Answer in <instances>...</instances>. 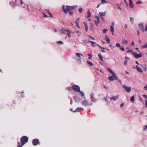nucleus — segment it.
I'll return each mask as SVG.
<instances>
[{
	"label": "nucleus",
	"mask_w": 147,
	"mask_h": 147,
	"mask_svg": "<svg viewBox=\"0 0 147 147\" xmlns=\"http://www.w3.org/2000/svg\"><path fill=\"white\" fill-rule=\"evenodd\" d=\"M77 7V6H67L66 8H65L64 5H63L62 6V8L65 13H67V12L69 11V13L71 15L73 14V13L69 11L76 8Z\"/></svg>",
	"instance_id": "obj_1"
},
{
	"label": "nucleus",
	"mask_w": 147,
	"mask_h": 147,
	"mask_svg": "<svg viewBox=\"0 0 147 147\" xmlns=\"http://www.w3.org/2000/svg\"><path fill=\"white\" fill-rule=\"evenodd\" d=\"M108 71L112 75L111 76H109L108 78L109 80L110 81H112L115 80H117L118 78L115 73L113 72L110 68H108Z\"/></svg>",
	"instance_id": "obj_2"
},
{
	"label": "nucleus",
	"mask_w": 147,
	"mask_h": 147,
	"mask_svg": "<svg viewBox=\"0 0 147 147\" xmlns=\"http://www.w3.org/2000/svg\"><path fill=\"white\" fill-rule=\"evenodd\" d=\"M28 137L26 136H23L20 138L21 142L22 143L21 145H20V143L19 142H18V147H22L26 143H27L28 141Z\"/></svg>",
	"instance_id": "obj_3"
},
{
	"label": "nucleus",
	"mask_w": 147,
	"mask_h": 147,
	"mask_svg": "<svg viewBox=\"0 0 147 147\" xmlns=\"http://www.w3.org/2000/svg\"><path fill=\"white\" fill-rule=\"evenodd\" d=\"M72 88L74 91L77 92H79L81 93V95L83 96H84V98L86 99V97L84 96V93L80 91V88L78 86L74 85L72 86Z\"/></svg>",
	"instance_id": "obj_4"
},
{
	"label": "nucleus",
	"mask_w": 147,
	"mask_h": 147,
	"mask_svg": "<svg viewBox=\"0 0 147 147\" xmlns=\"http://www.w3.org/2000/svg\"><path fill=\"white\" fill-rule=\"evenodd\" d=\"M82 104L86 106H89L90 105H92V102L89 103V102L86 100H83L82 102Z\"/></svg>",
	"instance_id": "obj_5"
},
{
	"label": "nucleus",
	"mask_w": 147,
	"mask_h": 147,
	"mask_svg": "<svg viewBox=\"0 0 147 147\" xmlns=\"http://www.w3.org/2000/svg\"><path fill=\"white\" fill-rule=\"evenodd\" d=\"M122 86L123 88L126 90L127 92H130L131 90V87H129L126 86L124 85H122Z\"/></svg>",
	"instance_id": "obj_6"
},
{
	"label": "nucleus",
	"mask_w": 147,
	"mask_h": 147,
	"mask_svg": "<svg viewBox=\"0 0 147 147\" xmlns=\"http://www.w3.org/2000/svg\"><path fill=\"white\" fill-rule=\"evenodd\" d=\"M39 143V140L38 139H35L33 140L32 144L34 146L37 145Z\"/></svg>",
	"instance_id": "obj_7"
},
{
	"label": "nucleus",
	"mask_w": 147,
	"mask_h": 147,
	"mask_svg": "<svg viewBox=\"0 0 147 147\" xmlns=\"http://www.w3.org/2000/svg\"><path fill=\"white\" fill-rule=\"evenodd\" d=\"M138 26L140 27L141 30L144 32V24L143 23H140L138 24Z\"/></svg>",
	"instance_id": "obj_8"
},
{
	"label": "nucleus",
	"mask_w": 147,
	"mask_h": 147,
	"mask_svg": "<svg viewBox=\"0 0 147 147\" xmlns=\"http://www.w3.org/2000/svg\"><path fill=\"white\" fill-rule=\"evenodd\" d=\"M84 110V109L83 108L81 107H78L76 108L75 110L74 111V112H80L81 111H83Z\"/></svg>",
	"instance_id": "obj_9"
},
{
	"label": "nucleus",
	"mask_w": 147,
	"mask_h": 147,
	"mask_svg": "<svg viewBox=\"0 0 147 147\" xmlns=\"http://www.w3.org/2000/svg\"><path fill=\"white\" fill-rule=\"evenodd\" d=\"M119 97V96L117 95L116 96H113L112 97L110 98V100L113 99L114 101H115Z\"/></svg>",
	"instance_id": "obj_10"
},
{
	"label": "nucleus",
	"mask_w": 147,
	"mask_h": 147,
	"mask_svg": "<svg viewBox=\"0 0 147 147\" xmlns=\"http://www.w3.org/2000/svg\"><path fill=\"white\" fill-rule=\"evenodd\" d=\"M76 55L77 57L80 59L84 57L82 54L80 53H76Z\"/></svg>",
	"instance_id": "obj_11"
},
{
	"label": "nucleus",
	"mask_w": 147,
	"mask_h": 147,
	"mask_svg": "<svg viewBox=\"0 0 147 147\" xmlns=\"http://www.w3.org/2000/svg\"><path fill=\"white\" fill-rule=\"evenodd\" d=\"M129 4L130 7L131 8H133L134 7V5L133 4V2L131 0H129Z\"/></svg>",
	"instance_id": "obj_12"
},
{
	"label": "nucleus",
	"mask_w": 147,
	"mask_h": 147,
	"mask_svg": "<svg viewBox=\"0 0 147 147\" xmlns=\"http://www.w3.org/2000/svg\"><path fill=\"white\" fill-rule=\"evenodd\" d=\"M106 14V12H99V15L100 17H103V16H105Z\"/></svg>",
	"instance_id": "obj_13"
},
{
	"label": "nucleus",
	"mask_w": 147,
	"mask_h": 147,
	"mask_svg": "<svg viewBox=\"0 0 147 147\" xmlns=\"http://www.w3.org/2000/svg\"><path fill=\"white\" fill-rule=\"evenodd\" d=\"M142 55L141 53L136 54L135 55V58H139L141 57Z\"/></svg>",
	"instance_id": "obj_14"
},
{
	"label": "nucleus",
	"mask_w": 147,
	"mask_h": 147,
	"mask_svg": "<svg viewBox=\"0 0 147 147\" xmlns=\"http://www.w3.org/2000/svg\"><path fill=\"white\" fill-rule=\"evenodd\" d=\"M136 69L137 70L140 72L142 73L143 72V71L142 69L138 65L136 66Z\"/></svg>",
	"instance_id": "obj_15"
},
{
	"label": "nucleus",
	"mask_w": 147,
	"mask_h": 147,
	"mask_svg": "<svg viewBox=\"0 0 147 147\" xmlns=\"http://www.w3.org/2000/svg\"><path fill=\"white\" fill-rule=\"evenodd\" d=\"M73 98L74 100L76 102H78L79 101H80V99L77 97L76 96H74L73 97Z\"/></svg>",
	"instance_id": "obj_16"
},
{
	"label": "nucleus",
	"mask_w": 147,
	"mask_h": 147,
	"mask_svg": "<svg viewBox=\"0 0 147 147\" xmlns=\"http://www.w3.org/2000/svg\"><path fill=\"white\" fill-rule=\"evenodd\" d=\"M122 43L123 44H126L128 42V41L127 40H125L124 39H122Z\"/></svg>",
	"instance_id": "obj_17"
},
{
	"label": "nucleus",
	"mask_w": 147,
	"mask_h": 147,
	"mask_svg": "<svg viewBox=\"0 0 147 147\" xmlns=\"http://www.w3.org/2000/svg\"><path fill=\"white\" fill-rule=\"evenodd\" d=\"M87 18H88L90 17L91 16V13L90 10H88L87 12Z\"/></svg>",
	"instance_id": "obj_18"
},
{
	"label": "nucleus",
	"mask_w": 147,
	"mask_h": 147,
	"mask_svg": "<svg viewBox=\"0 0 147 147\" xmlns=\"http://www.w3.org/2000/svg\"><path fill=\"white\" fill-rule=\"evenodd\" d=\"M105 40L109 43H110V39L108 38L107 36H106V37L105 38Z\"/></svg>",
	"instance_id": "obj_19"
},
{
	"label": "nucleus",
	"mask_w": 147,
	"mask_h": 147,
	"mask_svg": "<svg viewBox=\"0 0 147 147\" xmlns=\"http://www.w3.org/2000/svg\"><path fill=\"white\" fill-rule=\"evenodd\" d=\"M90 98L92 101L94 102L96 100V99L92 95H90Z\"/></svg>",
	"instance_id": "obj_20"
},
{
	"label": "nucleus",
	"mask_w": 147,
	"mask_h": 147,
	"mask_svg": "<svg viewBox=\"0 0 147 147\" xmlns=\"http://www.w3.org/2000/svg\"><path fill=\"white\" fill-rule=\"evenodd\" d=\"M84 25L85 26V29L86 31L87 32L88 31V26L86 23L85 22H84Z\"/></svg>",
	"instance_id": "obj_21"
},
{
	"label": "nucleus",
	"mask_w": 147,
	"mask_h": 147,
	"mask_svg": "<svg viewBox=\"0 0 147 147\" xmlns=\"http://www.w3.org/2000/svg\"><path fill=\"white\" fill-rule=\"evenodd\" d=\"M66 32H67V34L68 36L70 38L71 37V34H70L71 33V31L69 30H66Z\"/></svg>",
	"instance_id": "obj_22"
},
{
	"label": "nucleus",
	"mask_w": 147,
	"mask_h": 147,
	"mask_svg": "<svg viewBox=\"0 0 147 147\" xmlns=\"http://www.w3.org/2000/svg\"><path fill=\"white\" fill-rule=\"evenodd\" d=\"M86 62L90 65L92 66L93 65V64L91 61L87 60V61Z\"/></svg>",
	"instance_id": "obj_23"
},
{
	"label": "nucleus",
	"mask_w": 147,
	"mask_h": 147,
	"mask_svg": "<svg viewBox=\"0 0 147 147\" xmlns=\"http://www.w3.org/2000/svg\"><path fill=\"white\" fill-rule=\"evenodd\" d=\"M98 56L99 57L100 59L102 60V61H103V57H102L101 55L100 54H98Z\"/></svg>",
	"instance_id": "obj_24"
},
{
	"label": "nucleus",
	"mask_w": 147,
	"mask_h": 147,
	"mask_svg": "<svg viewBox=\"0 0 147 147\" xmlns=\"http://www.w3.org/2000/svg\"><path fill=\"white\" fill-rule=\"evenodd\" d=\"M88 42H91L92 43V45L93 47L95 46L96 45V43L95 42L91 41H89Z\"/></svg>",
	"instance_id": "obj_25"
},
{
	"label": "nucleus",
	"mask_w": 147,
	"mask_h": 147,
	"mask_svg": "<svg viewBox=\"0 0 147 147\" xmlns=\"http://www.w3.org/2000/svg\"><path fill=\"white\" fill-rule=\"evenodd\" d=\"M130 20L131 23L132 24H134V19L133 18L131 17L130 18Z\"/></svg>",
	"instance_id": "obj_26"
},
{
	"label": "nucleus",
	"mask_w": 147,
	"mask_h": 147,
	"mask_svg": "<svg viewBox=\"0 0 147 147\" xmlns=\"http://www.w3.org/2000/svg\"><path fill=\"white\" fill-rule=\"evenodd\" d=\"M135 96H133L131 97L130 98L131 101V102H133L134 101Z\"/></svg>",
	"instance_id": "obj_27"
},
{
	"label": "nucleus",
	"mask_w": 147,
	"mask_h": 147,
	"mask_svg": "<svg viewBox=\"0 0 147 147\" xmlns=\"http://www.w3.org/2000/svg\"><path fill=\"white\" fill-rule=\"evenodd\" d=\"M143 68V69L144 70L146 71V64H144L143 66H142Z\"/></svg>",
	"instance_id": "obj_28"
},
{
	"label": "nucleus",
	"mask_w": 147,
	"mask_h": 147,
	"mask_svg": "<svg viewBox=\"0 0 147 147\" xmlns=\"http://www.w3.org/2000/svg\"><path fill=\"white\" fill-rule=\"evenodd\" d=\"M110 30L111 32H114V26H111Z\"/></svg>",
	"instance_id": "obj_29"
},
{
	"label": "nucleus",
	"mask_w": 147,
	"mask_h": 147,
	"mask_svg": "<svg viewBox=\"0 0 147 147\" xmlns=\"http://www.w3.org/2000/svg\"><path fill=\"white\" fill-rule=\"evenodd\" d=\"M61 32L63 33H65V32H66V30H65V29H62L60 30Z\"/></svg>",
	"instance_id": "obj_30"
},
{
	"label": "nucleus",
	"mask_w": 147,
	"mask_h": 147,
	"mask_svg": "<svg viewBox=\"0 0 147 147\" xmlns=\"http://www.w3.org/2000/svg\"><path fill=\"white\" fill-rule=\"evenodd\" d=\"M107 3V2L105 0H101V3L102 4H104Z\"/></svg>",
	"instance_id": "obj_31"
},
{
	"label": "nucleus",
	"mask_w": 147,
	"mask_h": 147,
	"mask_svg": "<svg viewBox=\"0 0 147 147\" xmlns=\"http://www.w3.org/2000/svg\"><path fill=\"white\" fill-rule=\"evenodd\" d=\"M142 2L140 0H139L136 2V3L137 4H142Z\"/></svg>",
	"instance_id": "obj_32"
},
{
	"label": "nucleus",
	"mask_w": 147,
	"mask_h": 147,
	"mask_svg": "<svg viewBox=\"0 0 147 147\" xmlns=\"http://www.w3.org/2000/svg\"><path fill=\"white\" fill-rule=\"evenodd\" d=\"M147 32V23L145 24V28H144V32Z\"/></svg>",
	"instance_id": "obj_33"
},
{
	"label": "nucleus",
	"mask_w": 147,
	"mask_h": 147,
	"mask_svg": "<svg viewBox=\"0 0 147 147\" xmlns=\"http://www.w3.org/2000/svg\"><path fill=\"white\" fill-rule=\"evenodd\" d=\"M126 49H128V50H127V51L128 52H132V50H131V49H130L129 48V47H126Z\"/></svg>",
	"instance_id": "obj_34"
},
{
	"label": "nucleus",
	"mask_w": 147,
	"mask_h": 147,
	"mask_svg": "<svg viewBox=\"0 0 147 147\" xmlns=\"http://www.w3.org/2000/svg\"><path fill=\"white\" fill-rule=\"evenodd\" d=\"M88 55L89 56L88 59H91L92 57V55L89 54H88Z\"/></svg>",
	"instance_id": "obj_35"
},
{
	"label": "nucleus",
	"mask_w": 147,
	"mask_h": 147,
	"mask_svg": "<svg viewBox=\"0 0 147 147\" xmlns=\"http://www.w3.org/2000/svg\"><path fill=\"white\" fill-rule=\"evenodd\" d=\"M46 11H47V13L49 14L50 15V17H53V16L52 14L50 13L49 11V10H47Z\"/></svg>",
	"instance_id": "obj_36"
},
{
	"label": "nucleus",
	"mask_w": 147,
	"mask_h": 147,
	"mask_svg": "<svg viewBox=\"0 0 147 147\" xmlns=\"http://www.w3.org/2000/svg\"><path fill=\"white\" fill-rule=\"evenodd\" d=\"M57 43H58V44H61V45H63V42L61 41H57Z\"/></svg>",
	"instance_id": "obj_37"
},
{
	"label": "nucleus",
	"mask_w": 147,
	"mask_h": 147,
	"mask_svg": "<svg viewBox=\"0 0 147 147\" xmlns=\"http://www.w3.org/2000/svg\"><path fill=\"white\" fill-rule=\"evenodd\" d=\"M80 20V18H77V19L75 21V23L76 24L79 23V22Z\"/></svg>",
	"instance_id": "obj_38"
},
{
	"label": "nucleus",
	"mask_w": 147,
	"mask_h": 147,
	"mask_svg": "<svg viewBox=\"0 0 147 147\" xmlns=\"http://www.w3.org/2000/svg\"><path fill=\"white\" fill-rule=\"evenodd\" d=\"M108 30L107 29H105L103 30V33L104 34L106 33L108 31Z\"/></svg>",
	"instance_id": "obj_39"
},
{
	"label": "nucleus",
	"mask_w": 147,
	"mask_h": 147,
	"mask_svg": "<svg viewBox=\"0 0 147 147\" xmlns=\"http://www.w3.org/2000/svg\"><path fill=\"white\" fill-rule=\"evenodd\" d=\"M147 128V125H144L143 127V130H145Z\"/></svg>",
	"instance_id": "obj_40"
},
{
	"label": "nucleus",
	"mask_w": 147,
	"mask_h": 147,
	"mask_svg": "<svg viewBox=\"0 0 147 147\" xmlns=\"http://www.w3.org/2000/svg\"><path fill=\"white\" fill-rule=\"evenodd\" d=\"M116 46L117 47H121L120 45L118 43H116Z\"/></svg>",
	"instance_id": "obj_41"
},
{
	"label": "nucleus",
	"mask_w": 147,
	"mask_h": 147,
	"mask_svg": "<svg viewBox=\"0 0 147 147\" xmlns=\"http://www.w3.org/2000/svg\"><path fill=\"white\" fill-rule=\"evenodd\" d=\"M142 47L143 48H147V44L146 43L144 45L142 46Z\"/></svg>",
	"instance_id": "obj_42"
},
{
	"label": "nucleus",
	"mask_w": 147,
	"mask_h": 147,
	"mask_svg": "<svg viewBox=\"0 0 147 147\" xmlns=\"http://www.w3.org/2000/svg\"><path fill=\"white\" fill-rule=\"evenodd\" d=\"M94 22L95 23V24L97 26L98 24L100 23H98V22L97 21H96V20H94Z\"/></svg>",
	"instance_id": "obj_43"
},
{
	"label": "nucleus",
	"mask_w": 147,
	"mask_h": 147,
	"mask_svg": "<svg viewBox=\"0 0 147 147\" xmlns=\"http://www.w3.org/2000/svg\"><path fill=\"white\" fill-rule=\"evenodd\" d=\"M137 36H139L140 34V32L139 30H137Z\"/></svg>",
	"instance_id": "obj_44"
},
{
	"label": "nucleus",
	"mask_w": 147,
	"mask_h": 147,
	"mask_svg": "<svg viewBox=\"0 0 147 147\" xmlns=\"http://www.w3.org/2000/svg\"><path fill=\"white\" fill-rule=\"evenodd\" d=\"M120 49L123 51H125V49L123 46L121 47Z\"/></svg>",
	"instance_id": "obj_45"
},
{
	"label": "nucleus",
	"mask_w": 147,
	"mask_h": 147,
	"mask_svg": "<svg viewBox=\"0 0 147 147\" xmlns=\"http://www.w3.org/2000/svg\"><path fill=\"white\" fill-rule=\"evenodd\" d=\"M82 10H83V9L82 8H80L79 9V12H82Z\"/></svg>",
	"instance_id": "obj_46"
},
{
	"label": "nucleus",
	"mask_w": 147,
	"mask_h": 147,
	"mask_svg": "<svg viewBox=\"0 0 147 147\" xmlns=\"http://www.w3.org/2000/svg\"><path fill=\"white\" fill-rule=\"evenodd\" d=\"M145 105L146 107L147 108V100H146L145 101Z\"/></svg>",
	"instance_id": "obj_47"
},
{
	"label": "nucleus",
	"mask_w": 147,
	"mask_h": 147,
	"mask_svg": "<svg viewBox=\"0 0 147 147\" xmlns=\"http://www.w3.org/2000/svg\"><path fill=\"white\" fill-rule=\"evenodd\" d=\"M76 26L79 28H80V26L79 23L76 24Z\"/></svg>",
	"instance_id": "obj_48"
},
{
	"label": "nucleus",
	"mask_w": 147,
	"mask_h": 147,
	"mask_svg": "<svg viewBox=\"0 0 147 147\" xmlns=\"http://www.w3.org/2000/svg\"><path fill=\"white\" fill-rule=\"evenodd\" d=\"M143 96L145 98L147 99V95L145 94L143 95Z\"/></svg>",
	"instance_id": "obj_49"
},
{
	"label": "nucleus",
	"mask_w": 147,
	"mask_h": 147,
	"mask_svg": "<svg viewBox=\"0 0 147 147\" xmlns=\"http://www.w3.org/2000/svg\"><path fill=\"white\" fill-rule=\"evenodd\" d=\"M114 24H115L114 22H112V24H111V26H114Z\"/></svg>",
	"instance_id": "obj_50"
},
{
	"label": "nucleus",
	"mask_w": 147,
	"mask_h": 147,
	"mask_svg": "<svg viewBox=\"0 0 147 147\" xmlns=\"http://www.w3.org/2000/svg\"><path fill=\"white\" fill-rule=\"evenodd\" d=\"M144 89L145 90H147V84L144 87Z\"/></svg>",
	"instance_id": "obj_51"
},
{
	"label": "nucleus",
	"mask_w": 147,
	"mask_h": 147,
	"mask_svg": "<svg viewBox=\"0 0 147 147\" xmlns=\"http://www.w3.org/2000/svg\"><path fill=\"white\" fill-rule=\"evenodd\" d=\"M127 63V60H125L124 63L125 65H126Z\"/></svg>",
	"instance_id": "obj_52"
},
{
	"label": "nucleus",
	"mask_w": 147,
	"mask_h": 147,
	"mask_svg": "<svg viewBox=\"0 0 147 147\" xmlns=\"http://www.w3.org/2000/svg\"><path fill=\"white\" fill-rule=\"evenodd\" d=\"M97 20L98 21V23H100V21L99 17H97Z\"/></svg>",
	"instance_id": "obj_53"
},
{
	"label": "nucleus",
	"mask_w": 147,
	"mask_h": 147,
	"mask_svg": "<svg viewBox=\"0 0 147 147\" xmlns=\"http://www.w3.org/2000/svg\"><path fill=\"white\" fill-rule=\"evenodd\" d=\"M124 27L125 28H127V25L126 24H125L124 25Z\"/></svg>",
	"instance_id": "obj_54"
},
{
	"label": "nucleus",
	"mask_w": 147,
	"mask_h": 147,
	"mask_svg": "<svg viewBox=\"0 0 147 147\" xmlns=\"http://www.w3.org/2000/svg\"><path fill=\"white\" fill-rule=\"evenodd\" d=\"M76 32L77 33H81V32L79 30L76 31Z\"/></svg>",
	"instance_id": "obj_55"
},
{
	"label": "nucleus",
	"mask_w": 147,
	"mask_h": 147,
	"mask_svg": "<svg viewBox=\"0 0 147 147\" xmlns=\"http://www.w3.org/2000/svg\"><path fill=\"white\" fill-rule=\"evenodd\" d=\"M101 18L102 19L103 21L105 22V20L103 17H101Z\"/></svg>",
	"instance_id": "obj_56"
},
{
	"label": "nucleus",
	"mask_w": 147,
	"mask_h": 147,
	"mask_svg": "<svg viewBox=\"0 0 147 147\" xmlns=\"http://www.w3.org/2000/svg\"><path fill=\"white\" fill-rule=\"evenodd\" d=\"M124 105V104L123 103H122L121 104L120 106L121 107H122Z\"/></svg>",
	"instance_id": "obj_57"
},
{
	"label": "nucleus",
	"mask_w": 147,
	"mask_h": 147,
	"mask_svg": "<svg viewBox=\"0 0 147 147\" xmlns=\"http://www.w3.org/2000/svg\"><path fill=\"white\" fill-rule=\"evenodd\" d=\"M124 1L126 5H128V4L127 3V0H124Z\"/></svg>",
	"instance_id": "obj_58"
},
{
	"label": "nucleus",
	"mask_w": 147,
	"mask_h": 147,
	"mask_svg": "<svg viewBox=\"0 0 147 147\" xmlns=\"http://www.w3.org/2000/svg\"><path fill=\"white\" fill-rule=\"evenodd\" d=\"M117 5L118 6V9L120 10H121V7L119 6L118 5Z\"/></svg>",
	"instance_id": "obj_59"
},
{
	"label": "nucleus",
	"mask_w": 147,
	"mask_h": 147,
	"mask_svg": "<svg viewBox=\"0 0 147 147\" xmlns=\"http://www.w3.org/2000/svg\"><path fill=\"white\" fill-rule=\"evenodd\" d=\"M100 48H101V49H105V48L104 47H101V46H99V45H97Z\"/></svg>",
	"instance_id": "obj_60"
},
{
	"label": "nucleus",
	"mask_w": 147,
	"mask_h": 147,
	"mask_svg": "<svg viewBox=\"0 0 147 147\" xmlns=\"http://www.w3.org/2000/svg\"><path fill=\"white\" fill-rule=\"evenodd\" d=\"M89 37L91 38V39H92L93 40H94V39L92 36H89Z\"/></svg>",
	"instance_id": "obj_61"
},
{
	"label": "nucleus",
	"mask_w": 147,
	"mask_h": 147,
	"mask_svg": "<svg viewBox=\"0 0 147 147\" xmlns=\"http://www.w3.org/2000/svg\"><path fill=\"white\" fill-rule=\"evenodd\" d=\"M44 16L43 17H47V16L45 13H43Z\"/></svg>",
	"instance_id": "obj_62"
},
{
	"label": "nucleus",
	"mask_w": 147,
	"mask_h": 147,
	"mask_svg": "<svg viewBox=\"0 0 147 147\" xmlns=\"http://www.w3.org/2000/svg\"><path fill=\"white\" fill-rule=\"evenodd\" d=\"M88 19V20L89 21H91L92 20L90 18V17L88 18H87Z\"/></svg>",
	"instance_id": "obj_63"
},
{
	"label": "nucleus",
	"mask_w": 147,
	"mask_h": 147,
	"mask_svg": "<svg viewBox=\"0 0 147 147\" xmlns=\"http://www.w3.org/2000/svg\"><path fill=\"white\" fill-rule=\"evenodd\" d=\"M134 45V42H132L131 43V46H132V45Z\"/></svg>",
	"instance_id": "obj_64"
}]
</instances>
